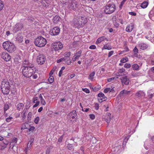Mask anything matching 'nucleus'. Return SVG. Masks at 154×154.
<instances>
[{"label": "nucleus", "mask_w": 154, "mask_h": 154, "mask_svg": "<svg viewBox=\"0 0 154 154\" xmlns=\"http://www.w3.org/2000/svg\"><path fill=\"white\" fill-rule=\"evenodd\" d=\"M67 147L68 149L71 150L74 148V146H73L72 144L68 143L67 145Z\"/></svg>", "instance_id": "36"}, {"label": "nucleus", "mask_w": 154, "mask_h": 154, "mask_svg": "<svg viewBox=\"0 0 154 154\" xmlns=\"http://www.w3.org/2000/svg\"><path fill=\"white\" fill-rule=\"evenodd\" d=\"M24 105L23 103H20L18 104L17 106V109L18 110H20L21 108Z\"/></svg>", "instance_id": "32"}, {"label": "nucleus", "mask_w": 154, "mask_h": 154, "mask_svg": "<svg viewBox=\"0 0 154 154\" xmlns=\"http://www.w3.org/2000/svg\"><path fill=\"white\" fill-rule=\"evenodd\" d=\"M125 68L128 69L131 66V65L130 63H126L124 66Z\"/></svg>", "instance_id": "44"}, {"label": "nucleus", "mask_w": 154, "mask_h": 154, "mask_svg": "<svg viewBox=\"0 0 154 154\" xmlns=\"http://www.w3.org/2000/svg\"><path fill=\"white\" fill-rule=\"evenodd\" d=\"M114 87H111L110 88H105L104 90V92L105 93H107L112 92L114 91Z\"/></svg>", "instance_id": "20"}, {"label": "nucleus", "mask_w": 154, "mask_h": 154, "mask_svg": "<svg viewBox=\"0 0 154 154\" xmlns=\"http://www.w3.org/2000/svg\"><path fill=\"white\" fill-rule=\"evenodd\" d=\"M95 108L96 110H98L99 108V105L98 103H95Z\"/></svg>", "instance_id": "55"}, {"label": "nucleus", "mask_w": 154, "mask_h": 154, "mask_svg": "<svg viewBox=\"0 0 154 154\" xmlns=\"http://www.w3.org/2000/svg\"><path fill=\"white\" fill-rule=\"evenodd\" d=\"M32 76V78L33 79H35L38 77L37 74L35 73L33 74Z\"/></svg>", "instance_id": "59"}, {"label": "nucleus", "mask_w": 154, "mask_h": 154, "mask_svg": "<svg viewBox=\"0 0 154 154\" xmlns=\"http://www.w3.org/2000/svg\"><path fill=\"white\" fill-rule=\"evenodd\" d=\"M23 76L26 78H29L34 73H35V71L33 68H21Z\"/></svg>", "instance_id": "6"}, {"label": "nucleus", "mask_w": 154, "mask_h": 154, "mask_svg": "<svg viewBox=\"0 0 154 154\" xmlns=\"http://www.w3.org/2000/svg\"><path fill=\"white\" fill-rule=\"evenodd\" d=\"M47 41L46 39L42 36H38L35 38L34 40L35 45L38 47H44L47 44Z\"/></svg>", "instance_id": "5"}, {"label": "nucleus", "mask_w": 154, "mask_h": 154, "mask_svg": "<svg viewBox=\"0 0 154 154\" xmlns=\"http://www.w3.org/2000/svg\"><path fill=\"white\" fill-rule=\"evenodd\" d=\"M60 20V17L58 15H56L53 19V21L55 23H57Z\"/></svg>", "instance_id": "23"}, {"label": "nucleus", "mask_w": 154, "mask_h": 154, "mask_svg": "<svg viewBox=\"0 0 154 154\" xmlns=\"http://www.w3.org/2000/svg\"><path fill=\"white\" fill-rule=\"evenodd\" d=\"M20 57H16L14 59V61L16 64L18 63H19L20 62Z\"/></svg>", "instance_id": "33"}, {"label": "nucleus", "mask_w": 154, "mask_h": 154, "mask_svg": "<svg viewBox=\"0 0 154 154\" xmlns=\"http://www.w3.org/2000/svg\"><path fill=\"white\" fill-rule=\"evenodd\" d=\"M39 103V101H37L36 102V103L33 106V108H35L36 107H37V106H38Z\"/></svg>", "instance_id": "61"}, {"label": "nucleus", "mask_w": 154, "mask_h": 154, "mask_svg": "<svg viewBox=\"0 0 154 154\" xmlns=\"http://www.w3.org/2000/svg\"><path fill=\"white\" fill-rule=\"evenodd\" d=\"M34 141V138L33 137H32L30 138V140L28 142V145H29V143L30 142L31 143H33Z\"/></svg>", "instance_id": "64"}, {"label": "nucleus", "mask_w": 154, "mask_h": 154, "mask_svg": "<svg viewBox=\"0 0 154 154\" xmlns=\"http://www.w3.org/2000/svg\"><path fill=\"white\" fill-rule=\"evenodd\" d=\"M3 133L4 134H7V136H4L5 137H11L12 135V134H11V133H7V132L6 131H3Z\"/></svg>", "instance_id": "50"}, {"label": "nucleus", "mask_w": 154, "mask_h": 154, "mask_svg": "<svg viewBox=\"0 0 154 154\" xmlns=\"http://www.w3.org/2000/svg\"><path fill=\"white\" fill-rule=\"evenodd\" d=\"M82 90L87 93H90L89 90L87 88H82Z\"/></svg>", "instance_id": "49"}, {"label": "nucleus", "mask_w": 154, "mask_h": 154, "mask_svg": "<svg viewBox=\"0 0 154 154\" xmlns=\"http://www.w3.org/2000/svg\"><path fill=\"white\" fill-rule=\"evenodd\" d=\"M50 77L48 79V82L50 83H51L53 82L54 81V78L52 75H49Z\"/></svg>", "instance_id": "34"}, {"label": "nucleus", "mask_w": 154, "mask_h": 154, "mask_svg": "<svg viewBox=\"0 0 154 154\" xmlns=\"http://www.w3.org/2000/svg\"><path fill=\"white\" fill-rule=\"evenodd\" d=\"M39 117H37L35 118L34 120V122L36 124H38V123L39 121Z\"/></svg>", "instance_id": "46"}, {"label": "nucleus", "mask_w": 154, "mask_h": 154, "mask_svg": "<svg viewBox=\"0 0 154 154\" xmlns=\"http://www.w3.org/2000/svg\"><path fill=\"white\" fill-rule=\"evenodd\" d=\"M134 24L132 23L128 24L126 26V31L127 32H131L134 29Z\"/></svg>", "instance_id": "18"}, {"label": "nucleus", "mask_w": 154, "mask_h": 154, "mask_svg": "<svg viewBox=\"0 0 154 154\" xmlns=\"http://www.w3.org/2000/svg\"><path fill=\"white\" fill-rule=\"evenodd\" d=\"M15 39L16 41L18 42L19 43H21L23 41V37L21 33L17 34V35Z\"/></svg>", "instance_id": "17"}, {"label": "nucleus", "mask_w": 154, "mask_h": 154, "mask_svg": "<svg viewBox=\"0 0 154 154\" xmlns=\"http://www.w3.org/2000/svg\"><path fill=\"white\" fill-rule=\"evenodd\" d=\"M68 117H71L72 119H76L77 118V115L76 114V111L75 110H72L67 115Z\"/></svg>", "instance_id": "16"}, {"label": "nucleus", "mask_w": 154, "mask_h": 154, "mask_svg": "<svg viewBox=\"0 0 154 154\" xmlns=\"http://www.w3.org/2000/svg\"><path fill=\"white\" fill-rule=\"evenodd\" d=\"M2 58L6 62L10 61L11 59V56L6 52H3L1 54Z\"/></svg>", "instance_id": "11"}, {"label": "nucleus", "mask_w": 154, "mask_h": 154, "mask_svg": "<svg viewBox=\"0 0 154 154\" xmlns=\"http://www.w3.org/2000/svg\"><path fill=\"white\" fill-rule=\"evenodd\" d=\"M100 88V85H98V86H97V88H96V87L95 88V89H93V88H92V89L94 91H97Z\"/></svg>", "instance_id": "60"}, {"label": "nucleus", "mask_w": 154, "mask_h": 154, "mask_svg": "<svg viewBox=\"0 0 154 154\" xmlns=\"http://www.w3.org/2000/svg\"><path fill=\"white\" fill-rule=\"evenodd\" d=\"M0 86L2 92L4 95L8 94L11 86L7 79H3Z\"/></svg>", "instance_id": "3"}, {"label": "nucleus", "mask_w": 154, "mask_h": 154, "mask_svg": "<svg viewBox=\"0 0 154 154\" xmlns=\"http://www.w3.org/2000/svg\"><path fill=\"white\" fill-rule=\"evenodd\" d=\"M33 68V65L28 60H25L23 63L22 66L21 68Z\"/></svg>", "instance_id": "9"}, {"label": "nucleus", "mask_w": 154, "mask_h": 154, "mask_svg": "<svg viewBox=\"0 0 154 154\" xmlns=\"http://www.w3.org/2000/svg\"><path fill=\"white\" fill-rule=\"evenodd\" d=\"M64 8V9L66 11H76L78 9H79L80 6L82 5H80L79 1L73 0H61L60 5Z\"/></svg>", "instance_id": "1"}, {"label": "nucleus", "mask_w": 154, "mask_h": 154, "mask_svg": "<svg viewBox=\"0 0 154 154\" xmlns=\"http://www.w3.org/2000/svg\"><path fill=\"white\" fill-rule=\"evenodd\" d=\"M130 93V91H127L125 90H123L120 92L119 94L120 96H122L129 95Z\"/></svg>", "instance_id": "22"}, {"label": "nucleus", "mask_w": 154, "mask_h": 154, "mask_svg": "<svg viewBox=\"0 0 154 154\" xmlns=\"http://www.w3.org/2000/svg\"><path fill=\"white\" fill-rule=\"evenodd\" d=\"M79 57H78L75 56V55H74L72 59V61L74 62L75 61L77 60L78 59Z\"/></svg>", "instance_id": "47"}, {"label": "nucleus", "mask_w": 154, "mask_h": 154, "mask_svg": "<svg viewBox=\"0 0 154 154\" xmlns=\"http://www.w3.org/2000/svg\"><path fill=\"white\" fill-rule=\"evenodd\" d=\"M46 60V58L43 55H39L37 58V61L39 64L42 65L44 63Z\"/></svg>", "instance_id": "10"}, {"label": "nucleus", "mask_w": 154, "mask_h": 154, "mask_svg": "<svg viewBox=\"0 0 154 154\" xmlns=\"http://www.w3.org/2000/svg\"><path fill=\"white\" fill-rule=\"evenodd\" d=\"M95 74V73L94 72H93L91 73L89 75L88 77V79L91 80V81H92L94 78L93 77Z\"/></svg>", "instance_id": "31"}, {"label": "nucleus", "mask_w": 154, "mask_h": 154, "mask_svg": "<svg viewBox=\"0 0 154 154\" xmlns=\"http://www.w3.org/2000/svg\"><path fill=\"white\" fill-rule=\"evenodd\" d=\"M128 59L127 58H123L120 60V62L122 63H125L128 61Z\"/></svg>", "instance_id": "41"}, {"label": "nucleus", "mask_w": 154, "mask_h": 154, "mask_svg": "<svg viewBox=\"0 0 154 154\" xmlns=\"http://www.w3.org/2000/svg\"><path fill=\"white\" fill-rule=\"evenodd\" d=\"M41 98V103H42L43 105H45L46 104V102L45 100L42 98V97H39Z\"/></svg>", "instance_id": "56"}, {"label": "nucleus", "mask_w": 154, "mask_h": 154, "mask_svg": "<svg viewBox=\"0 0 154 154\" xmlns=\"http://www.w3.org/2000/svg\"><path fill=\"white\" fill-rule=\"evenodd\" d=\"M122 85H128L129 82V79L126 76H122L120 78Z\"/></svg>", "instance_id": "14"}, {"label": "nucleus", "mask_w": 154, "mask_h": 154, "mask_svg": "<svg viewBox=\"0 0 154 154\" xmlns=\"http://www.w3.org/2000/svg\"><path fill=\"white\" fill-rule=\"evenodd\" d=\"M66 60V59L65 57H62L60 59L57 60V63H60L61 62L64 61Z\"/></svg>", "instance_id": "38"}, {"label": "nucleus", "mask_w": 154, "mask_h": 154, "mask_svg": "<svg viewBox=\"0 0 154 154\" xmlns=\"http://www.w3.org/2000/svg\"><path fill=\"white\" fill-rule=\"evenodd\" d=\"M125 69L123 68H122L119 69L118 72L116 73L115 75L117 76H121L126 74Z\"/></svg>", "instance_id": "15"}, {"label": "nucleus", "mask_w": 154, "mask_h": 154, "mask_svg": "<svg viewBox=\"0 0 154 154\" xmlns=\"http://www.w3.org/2000/svg\"><path fill=\"white\" fill-rule=\"evenodd\" d=\"M96 47L95 45H91L89 48L91 49H95L96 48Z\"/></svg>", "instance_id": "54"}, {"label": "nucleus", "mask_w": 154, "mask_h": 154, "mask_svg": "<svg viewBox=\"0 0 154 154\" xmlns=\"http://www.w3.org/2000/svg\"><path fill=\"white\" fill-rule=\"evenodd\" d=\"M90 118L92 119H94L95 118V116L94 114H91L89 115Z\"/></svg>", "instance_id": "57"}, {"label": "nucleus", "mask_w": 154, "mask_h": 154, "mask_svg": "<svg viewBox=\"0 0 154 154\" xmlns=\"http://www.w3.org/2000/svg\"><path fill=\"white\" fill-rule=\"evenodd\" d=\"M100 98H98V101L100 103H102L103 101H106L107 98L106 97H99Z\"/></svg>", "instance_id": "30"}, {"label": "nucleus", "mask_w": 154, "mask_h": 154, "mask_svg": "<svg viewBox=\"0 0 154 154\" xmlns=\"http://www.w3.org/2000/svg\"><path fill=\"white\" fill-rule=\"evenodd\" d=\"M127 0H123L121 2L119 6V8L121 9L122 8V6L126 2Z\"/></svg>", "instance_id": "40"}, {"label": "nucleus", "mask_w": 154, "mask_h": 154, "mask_svg": "<svg viewBox=\"0 0 154 154\" xmlns=\"http://www.w3.org/2000/svg\"><path fill=\"white\" fill-rule=\"evenodd\" d=\"M17 138L14 137L12 140V143H16L17 142Z\"/></svg>", "instance_id": "58"}, {"label": "nucleus", "mask_w": 154, "mask_h": 154, "mask_svg": "<svg viewBox=\"0 0 154 154\" xmlns=\"http://www.w3.org/2000/svg\"><path fill=\"white\" fill-rule=\"evenodd\" d=\"M106 39V38L105 36L101 37L97 39L96 42V44L97 45Z\"/></svg>", "instance_id": "24"}, {"label": "nucleus", "mask_w": 154, "mask_h": 154, "mask_svg": "<svg viewBox=\"0 0 154 154\" xmlns=\"http://www.w3.org/2000/svg\"><path fill=\"white\" fill-rule=\"evenodd\" d=\"M110 116H107V117H106L105 118V119L107 122V124L108 125H109V123L110 122Z\"/></svg>", "instance_id": "35"}, {"label": "nucleus", "mask_w": 154, "mask_h": 154, "mask_svg": "<svg viewBox=\"0 0 154 154\" xmlns=\"http://www.w3.org/2000/svg\"><path fill=\"white\" fill-rule=\"evenodd\" d=\"M115 78V77H112L111 78H109L107 79V81L108 82H110L113 81Z\"/></svg>", "instance_id": "52"}, {"label": "nucleus", "mask_w": 154, "mask_h": 154, "mask_svg": "<svg viewBox=\"0 0 154 154\" xmlns=\"http://www.w3.org/2000/svg\"><path fill=\"white\" fill-rule=\"evenodd\" d=\"M60 29L58 27H55L50 30V34L52 35H58L60 33Z\"/></svg>", "instance_id": "12"}, {"label": "nucleus", "mask_w": 154, "mask_h": 154, "mask_svg": "<svg viewBox=\"0 0 154 154\" xmlns=\"http://www.w3.org/2000/svg\"><path fill=\"white\" fill-rule=\"evenodd\" d=\"M140 66L137 64H134L132 66V68L134 70H139L140 69V67L142 65V63H139Z\"/></svg>", "instance_id": "21"}, {"label": "nucleus", "mask_w": 154, "mask_h": 154, "mask_svg": "<svg viewBox=\"0 0 154 154\" xmlns=\"http://www.w3.org/2000/svg\"><path fill=\"white\" fill-rule=\"evenodd\" d=\"M9 108V106L8 104L6 103L4 104V114L6 115L7 113L6 111Z\"/></svg>", "instance_id": "28"}, {"label": "nucleus", "mask_w": 154, "mask_h": 154, "mask_svg": "<svg viewBox=\"0 0 154 154\" xmlns=\"http://www.w3.org/2000/svg\"><path fill=\"white\" fill-rule=\"evenodd\" d=\"M65 69V67H64L63 66L61 68V69L60 70V71L59 72V77H60L61 76L62 74L63 73V71Z\"/></svg>", "instance_id": "39"}, {"label": "nucleus", "mask_w": 154, "mask_h": 154, "mask_svg": "<svg viewBox=\"0 0 154 154\" xmlns=\"http://www.w3.org/2000/svg\"><path fill=\"white\" fill-rule=\"evenodd\" d=\"M133 51L135 54H137L138 52V50L136 47L134 48Z\"/></svg>", "instance_id": "63"}, {"label": "nucleus", "mask_w": 154, "mask_h": 154, "mask_svg": "<svg viewBox=\"0 0 154 154\" xmlns=\"http://www.w3.org/2000/svg\"><path fill=\"white\" fill-rule=\"evenodd\" d=\"M73 21L75 26L78 28L83 27L87 22L86 18L81 16L76 17Z\"/></svg>", "instance_id": "2"}, {"label": "nucleus", "mask_w": 154, "mask_h": 154, "mask_svg": "<svg viewBox=\"0 0 154 154\" xmlns=\"http://www.w3.org/2000/svg\"><path fill=\"white\" fill-rule=\"evenodd\" d=\"M82 53V51L80 50L77 52L76 53H75V54L74 55H75V56H77L79 58V57L81 56Z\"/></svg>", "instance_id": "37"}, {"label": "nucleus", "mask_w": 154, "mask_h": 154, "mask_svg": "<svg viewBox=\"0 0 154 154\" xmlns=\"http://www.w3.org/2000/svg\"><path fill=\"white\" fill-rule=\"evenodd\" d=\"M13 119V118L11 116H9L6 119V121L8 122H9L11 120Z\"/></svg>", "instance_id": "53"}, {"label": "nucleus", "mask_w": 154, "mask_h": 154, "mask_svg": "<svg viewBox=\"0 0 154 154\" xmlns=\"http://www.w3.org/2000/svg\"><path fill=\"white\" fill-rule=\"evenodd\" d=\"M148 4V2H144L141 4V7L143 8H145L147 7Z\"/></svg>", "instance_id": "29"}, {"label": "nucleus", "mask_w": 154, "mask_h": 154, "mask_svg": "<svg viewBox=\"0 0 154 154\" xmlns=\"http://www.w3.org/2000/svg\"><path fill=\"white\" fill-rule=\"evenodd\" d=\"M136 95L137 96H145V93L143 91H139L136 93Z\"/></svg>", "instance_id": "27"}, {"label": "nucleus", "mask_w": 154, "mask_h": 154, "mask_svg": "<svg viewBox=\"0 0 154 154\" xmlns=\"http://www.w3.org/2000/svg\"><path fill=\"white\" fill-rule=\"evenodd\" d=\"M4 7L3 2L0 0V11H1Z\"/></svg>", "instance_id": "45"}, {"label": "nucleus", "mask_w": 154, "mask_h": 154, "mask_svg": "<svg viewBox=\"0 0 154 154\" xmlns=\"http://www.w3.org/2000/svg\"><path fill=\"white\" fill-rule=\"evenodd\" d=\"M56 69V67H54L51 70V71L50 73H49V75H52L55 72Z\"/></svg>", "instance_id": "42"}, {"label": "nucleus", "mask_w": 154, "mask_h": 154, "mask_svg": "<svg viewBox=\"0 0 154 154\" xmlns=\"http://www.w3.org/2000/svg\"><path fill=\"white\" fill-rule=\"evenodd\" d=\"M3 47L5 50L10 53L13 52L16 49V48L14 44L9 41L4 42L3 44Z\"/></svg>", "instance_id": "4"}, {"label": "nucleus", "mask_w": 154, "mask_h": 154, "mask_svg": "<svg viewBox=\"0 0 154 154\" xmlns=\"http://www.w3.org/2000/svg\"><path fill=\"white\" fill-rule=\"evenodd\" d=\"M41 5L44 7H46L48 6V1L46 0H42L40 1Z\"/></svg>", "instance_id": "26"}, {"label": "nucleus", "mask_w": 154, "mask_h": 154, "mask_svg": "<svg viewBox=\"0 0 154 154\" xmlns=\"http://www.w3.org/2000/svg\"><path fill=\"white\" fill-rule=\"evenodd\" d=\"M138 45L140 49L143 50L146 49L149 46L148 44L143 42L139 43Z\"/></svg>", "instance_id": "19"}, {"label": "nucleus", "mask_w": 154, "mask_h": 154, "mask_svg": "<svg viewBox=\"0 0 154 154\" xmlns=\"http://www.w3.org/2000/svg\"><path fill=\"white\" fill-rule=\"evenodd\" d=\"M71 53L70 52H66L65 54V57H69L70 56Z\"/></svg>", "instance_id": "48"}, {"label": "nucleus", "mask_w": 154, "mask_h": 154, "mask_svg": "<svg viewBox=\"0 0 154 154\" xmlns=\"http://www.w3.org/2000/svg\"><path fill=\"white\" fill-rule=\"evenodd\" d=\"M114 53V51H112L109 52L108 54V57H110Z\"/></svg>", "instance_id": "51"}, {"label": "nucleus", "mask_w": 154, "mask_h": 154, "mask_svg": "<svg viewBox=\"0 0 154 154\" xmlns=\"http://www.w3.org/2000/svg\"><path fill=\"white\" fill-rule=\"evenodd\" d=\"M102 50L107 49L110 50L112 49V46L108 44L105 45L102 48Z\"/></svg>", "instance_id": "25"}, {"label": "nucleus", "mask_w": 154, "mask_h": 154, "mask_svg": "<svg viewBox=\"0 0 154 154\" xmlns=\"http://www.w3.org/2000/svg\"><path fill=\"white\" fill-rule=\"evenodd\" d=\"M53 49L55 51L61 50L63 47L62 44L60 42L53 43L52 44Z\"/></svg>", "instance_id": "8"}, {"label": "nucleus", "mask_w": 154, "mask_h": 154, "mask_svg": "<svg viewBox=\"0 0 154 154\" xmlns=\"http://www.w3.org/2000/svg\"><path fill=\"white\" fill-rule=\"evenodd\" d=\"M35 129V128L34 126H32L29 129V131H33Z\"/></svg>", "instance_id": "62"}, {"label": "nucleus", "mask_w": 154, "mask_h": 154, "mask_svg": "<svg viewBox=\"0 0 154 154\" xmlns=\"http://www.w3.org/2000/svg\"><path fill=\"white\" fill-rule=\"evenodd\" d=\"M32 116V113L31 112H29L27 116V120L28 121H30L31 120V118Z\"/></svg>", "instance_id": "43"}, {"label": "nucleus", "mask_w": 154, "mask_h": 154, "mask_svg": "<svg viewBox=\"0 0 154 154\" xmlns=\"http://www.w3.org/2000/svg\"><path fill=\"white\" fill-rule=\"evenodd\" d=\"M23 27L22 24L19 23H17L14 26L13 31L14 32H16L20 30Z\"/></svg>", "instance_id": "13"}, {"label": "nucleus", "mask_w": 154, "mask_h": 154, "mask_svg": "<svg viewBox=\"0 0 154 154\" xmlns=\"http://www.w3.org/2000/svg\"><path fill=\"white\" fill-rule=\"evenodd\" d=\"M116 10V6L114 4H109L106 5L104 8V11L106 14H110Z\"/></svg>", "instance_id": "7"}]
</instances>
